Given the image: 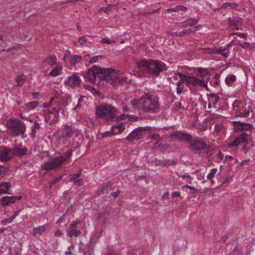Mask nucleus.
I'll return each instance as SVG.
<instances>
[{
  "label": "nucleus",
  "instance_id": "nucleus-32",
  "mask_svg": "<svg viewBox=\"0 0 255 255\" xmlns=\"http://www.w3.org/2000/svg\"><path fill=\"white\" fill-rule=\"evenodd\" d=\"M61 69L62 67L59 65H57L55 68L52 69L48 75L50 76H57L60 74Z\"/></svg>",
  "mask_w": 255,
  "mask_h": 255
},
{
  "label": "nucleus",
  "instance_id": "nucleus-21",
  "mask_svg": "<svg viewBox=\"0 0 255 255\" xmlns=\"http://www.w3.org/2000/svg\"><path fill=\"white\" fill-rule=\"evenodd\" d=\"M214 53L221 55L225 58H227L230 54V50L226 46L218 47L215 49Z\"/></svg>",
  "mask_w": 255,
  "mask_h": 255
},
{
  "label": "nucleus",
  "instance_id": "nucleus-6",
  "mask_svg": "<svg viewBox=\"0 0 255 255\" xmlns=\"http://www.w3.org/2000/svg\"><path fill=\"white\" fill-rule=\"evenodd\" d=\"M188 148L201 157L208 156L210 150L209 145L203 139L197 137L192 138Z\"/></svg>",
  "mask_w": 255,
  "mask_h": 255
},
{
  "label": "nucleus",
  "instance_id": "nucleus-37",
  "mask_svg": "<svg viewBox=\"0 0 255 255\" xmlns=\"http://www.w3.org/2000/svg\"><path fill=\"white\" fill-rule=\"evenodd\" d=\"M236 79V77L235 75H228L225 79V82L227 85H229L233 84Z\"/></svg>",
  "mask_w": 255,
  "mask_h": 255
},
{
  "label": "nucleus",
  "instance_id": "nucleus-19",
  "mask_svg": "<svg viewBox=\"0 0 255 255\" xmlns=\"http://www.w3.org/2000/svg\"><path fill=\"white\" fill-rule=\"evenodd\" d=\"M74 132V130L71 126H66L64 128L61 132V137L67 139L72 136Z\"/></svg>",
  "mask_w": 255,
  "mask_h": 255
},
{
  "label": "nucleus",
  "instance_id": "nucleus-53",
  "mask_svg": "<svg viewBox=\"0 0 255 255\" xmlns=\"http://www.w3.org/2000/svg\"><path fill=\"white\" fill-rule=\"evenodd\" d=\"M184 188H188L190 190H192L194 192H195L197 190L196 188L193 187V186H189V185H185L183 186Z\"/></svg>",
  "mask_w": 255,
  "mask_h": 255
},
{
  "label": "nucleus",
  "instance_id": "nucleus-59",
  "mask_svg": "<svg viewBox=\"0 0 255 255\" xmlns=\"http://www.w3.org/2000/svg\"><path fill=\"white\" fill-rule=\"evenodd\" d=\"M21 211V210L19 209V210H17L14 213V214L12 215V216H11V218H12V219L13 220L14 219H15L16 216L18 215V214L20 213V212Z\"/></svg>",
  "mask_w": 255,
  "mask_h": 255
},
{
  "label": "nucleus",
  "instance_id": "nucleus-25",
  "mask_svg": "<svg viewBox=\"0 0 255 255\" xmlns=\"http://www.w3.org/2000/svg\"><path fill=\"white\" fill-rule=\"evenodd\" d=\"M39 105V103L37 101H33L27 103L23 106V108L27 111H30L31 110H34Z\"/></svg>",
  "mask_w": 255,
  "mask_h": 255
},
{
  "label": "nucleus",
  "instance_id": "nucleus-18",
  "mask_svg": "<svg viewBox=\"0 0 255 255\" xmlns=\"http://www.w3.org/2000/svg\"><path fill=\"white\" fill-rule=\"evenodd\" d=\"M63 59L65 61L70 60L72 64L75 65L81 61L82 57L78 55H71L69 52H66Z\"/></svg>",
  "mask_w": 255,
  "mask_h": 255
},
{
  "label": "nucleus",
  "instance_id": "nucleus-24",
  "mask_svg": "<svg viewBox=\"0 0 255 255\" xmlns=\"http://www.w3.org/2000/svg\"><path fill=\"white\" fill-rule=\"evenodd\" d=\"M27 152V149L25 147L21 148L18 147H15L13 148L12 150V156L13 155H16L18 156H22L26 154Z\"/></svg>",
  "mask_w": 255,
  "mask_h": 255
},
{
  "label": "nucleus",
  "instance_id": "nucleus-14",
  "mask_svg": "<svg viewBox=\"0 0 255 255\" xmlns=\"http://www.w3.org/2000/svg\"><path fill=\"white\" fill-rule=\"evenodd\" d=\"M12 156V150L6 147H0V160L6 161L9 160Z\"/></svg>",
  "mask_w": 255,
  "mask_h": 255
},
{
  "label": "nucleus",
  "instance_id": "nucleus-39",
  "mask_svg": "<svg viewBox=\"0 0 255 255\" xmlns=\"http://www.w3.org/2000/svg\"><path fill=\"white\" fill-rule=\"evenodd\" d=\"M176 163H177V161H176L175 160H170V159L163 160V162L162 163V164H163V166H165L175 165Z\"/></svg>",
  "mask_w": 255,
  "mask_h": 255
},
{
  "label": "nucleus",
  "instance_id": "nucleus-46",
  "mask_svg": "<svg viewBox=\"0 0 255 255\" xmlns=\"http://www.w3.org/2000/svg\"><path fill=\"white\" fill-rule=\"evenodd\" d=\"M233 34L237 35V36H239L240 37L245 39H246L247 38V34L244 33H234Z\"/></svg>",
  "mask_w": 255,
  "mask_h": 255
},
{
  "label": "nucleus",
  "instance_id": "nucleus-60",
  "mask_svg": "<svg viewBox=\"0 0 255 255\" xmlns=\"http://www.w3.org/2000/svg\"><path fill=\"white\" fill-rule=\"evenodd\" d=\"M169 146L167 144H159V148L160 149H166L168 148Z\"/></svg>",
  "mask_w": 255,
  "mask_h": 255
},
{
  "label": "nucleus",
  "instance_id": "nucleus-54",
  "mask_svg": "<svg viewBox=\"0 0 255 255\" xmlns=\"http://www.w3.org/2000/svg\"><path fill=\"white\" fill-rule=\"evenodd\" d=\"M5 168L4 166L0 165V176L4 174Z\"/></svg>",
  "mask_w": 255,
  "mask_h": 255
},
{
  "label": "nucleus",
  "instance_id": "nucleus-45",
  "mask_svg": "<svg viewBox=\"0 0 255 255\" xmlns=\"http://www.w3.org/2000/svg\"><path fill=\"white\" fill-rule=\"evenodd\" d=\"M101 42L103 44H111L115 43V41L114 40H112L109 39L104 38L101 40Z\"/></svg>",
  "mask_w": 255,
  "mask_h": 255
},
{
  "label": "nucleus",
  "instance_id": "nucleus-33",
  "mask_svg": "<svg viewBox=\"0 0 255 255\" xmlns=\"http://www.w3.org/2000/svg\"><path fill=\"white\" fill-rule=\"evenodd\" d=\"M181 75H184L179 73L174 74V75L172 76L170 78L171 82L174 83L176 82L177 81H178V79L179 78L180 81L178 82H184L183 81V78H182L183 77Z\"/></svg>",
  "mask_w": 255,
  "mask_h": 255
},
{
  "label": "nucleus",
  "instance_id": "nucleus-13",
  "mask_svg": "<svg viewBox=\"0 0 255 255\" xmlns=\"http://www.w3.org/2000/svg\"><path fill=\"white\" fill-rule=\"evenodd\" d=\"M81 80L79 76L75 74H72L68 77L64 81V83L66 86L71 87H76L80 85Z\"/></svg>",
  "mask_w": 255,
  "mask_h": 255
},
{
  "label": "nucleus",
  "instance_id": "nucleus-8",
  "mask_svg": "<svg viewBox=\"0 0 255 255\" xmlns=\"http://www.w3.org/2000/svg\"><path fill=\"white\" fill-rule=\"evenodd\" d=\"M6 127L9 133L13 136L22 135L26 130L25 124L15 118L9 119L6 123Z\"/></svg>",
  "mask_w": 255,
  "mask_h": 255
},
{
  "label": "nucleus",
  "instance_id": "nucleus-48",
  "mask_svg": "<svg viewBox=\"0 0 255 255\" xmlns=\"http://www.w3.org/2000/svg\"><path fill=\"white\" fill-rule=\"evenodd\" d=\"M12 221H13L12 218H11V217H9V218H8L3 220L1 221V224L3 225H4L7 223H11Z\"/></svg>",
  "mask_w": 255,
  "mask_h": 255
},
{
  "label": "nucleus",
  "instance_id": "nucleus-36",
  "mask_svg": "<svg viewBox=\"0 0 255 255\" xmlns=\"http://www.w3.org/2000/svg\"><path fill=\"white\" fill-rule=\"evenodd\" d=\"M209 97V101L214 105H215L220 99L219 96L213 93L210 94Z\"/></svg>",
  "mask_w": 255,
  "mask_h": 255
},
{
  "label": "nucleus",
  "instance_id": "nucleus-26",
  "mask_svg": "<svg viewBox=\"0 0 255 255\" xmlns=\"http://www.w3.org/2000/svg\"><path fill=\"white\" fill-rule=\"evenodd\" d=\"M80 174H73L69 179V180L73 182L77 186H81L83 184L82 179L79 177Z\"/></svg>",
  "mask_w": 255,
  "mask_h": 255
},
{
  "label": "nucleus",
  "instance_id": "nucleus-31",
  "mask_svg": "<svg viewBox=\"0 0 255 255\" xmlns=\"http://www.w3.org/2000/svg\"><path fill=\"white\" fill-rule=\"evenodd\" d=\"M26 78V76L23 74L17 76L15 78V81L17 83V86L19 87L22 86L24 83Z\"/></svg>",
  "mask_w": 255,
  "mask_h": 255
},
{
  "label": "nucleus",
  "instance_id": "nucleus-9",
  "mask_svg": "<svg viewBox=\"0 0 255 255\" xmlns=\"http://www.w3.org/2000/svg\"><path fill=\"white\" fill-rule=\"evenodd\" d=\"M71 152L68 151L64 153L62 155L51 159L42 165V169L50 170L59 167L63 162L67 160L71 156Z\"/></svg>",
  "mask_w": 255,
  "mask_h": 255
},
{
  "label": "nucleus",
  "instance_id": "nucleus-40",
  "mask_svg": "<svg viewBox=\"0 0 255 255\" xmlns=\"http://www.w3.org/2000/svg\"><path fill=\"white\" fill-rule=\"evenodd\" d=\"M228 6H231L233 8H236L238 6V4L236 3L235 2H225L224 3L222 6V8H226Z\"/></svg>",
  "mask_w": 255,
  "mask_h": 255
},
{
  "label": "nucleus",
  "instance_id": "nucleus-11",
  "mask_svg": "<svg viewBox=\"0 0 255 255\" xmlns=\"http://www.w3.org/2000/svg\"><path fill=\"white\" fill-rule=\"evenodd\" d=\"M80 222L79 221H77L70 224L66 229L67 235L70 237H77L80 236L82 234V232L80 229Z\"/></svg>",
  "mask_w": 255,
  "mask_h": 255
},
{
  "label": "nucleus",
  "instance_id": "nucleus-15",
  "mask_svg": "<svg viewBox=\"0 0 255 255\" xmlns=\"http://www.w3.org/2000/svg\"><path fill=\"white\" fill-rule=\"evenodd\" d=\"M172 136L178 140L187 141L189 144L192 139V136L191 135L183 132L174 133Z\"/></svg>",
  "mask_w": 255,
  "mask_h": 255
},
{
  "label": "nucleus",
  "instance_id": "nucleus-10",
  "mask_svg": "<svg viewBox=\"0 0 255 255\" xmlns=\"http://www.w3.org/2000/svg\"><path fill=\"white\" fill-rule=\"evenodd\" d=\"M60 109L59 106H57L53 109L52 111L49 110L45 111L44 116L47 123L52 125L58 121Z\"/></svg>",
  "mask_w": 255,
  "mask_h": 255
},
{
  "label": "nucleus",
  "instance_id": "nucleus-5",
  "mask_svg": "<svg viewBox=\"0 0 255 255\" xmlns=\"http://www.w3.org/2000/svg\"><path fill=\"white\" fill-rule=\"evenodd\" d=\"M197 76H188L181 75L183 78V82L188 86H199L201 87H207V83L209 80V75L206 70L201 69H198Z\"/></svg>",
  "mask_w": 255,
  "mask_h": 255
},
{
  "label": "nucleus",
  "instance_id": "nucleus-20",
  "mask_svg": "<svg viewBox=\"0 0 255 255\" xmlns=\"http://www.w3.org/2000/svg\"><path fill=\"white\" fill-rule=\"evenodd\" d=\"M125 129V128L123 126L122 124H118L112 127V130L110 131L105 133L107 136L116 134L121 133Z\"/></svg>",
  "mask_w": 255,
  "mask_h": 255
},
{
  "label": "nucleus",
  "instance_id": "nucleus-55",
  "mask_svg": "<svg viewBox=\"0 0 255 255\" xmlns=\"http://www.w3.org/2000/svg\"><path fill=\"white\" fill-rule=\"evenodd\" d=\"M63 234L62 232L60 230H57L55 232V235L56 236L60 237L62 235H63Z\"/></svg>",
  "mask_w": 255,
  "mask_h": 255
},
{
  "label": "nucleus",
  "instance_id": "nucleus-7",
  "mask_svg": "<svg viewBox=\"0 0 255 255\" xmlns=\"http://www.w3.org/2000/svg\"><path fill=\"white\" fill-rule=\"evenodd\" d=\"M117 111L111 105L103 104L97 107L96 116L101 119L111 121L117 117Z\"/></svg>",
  "mask_w": 255,
  "mask_h": 255
},
{
  "label": "nucleus",
  "instance_id": "nucleus-43",
  "mask_svg": "<svg viewBox=\"0 0 255 255\" xmlns=\"http://www.w3.org/2000/svg\"><path fill=\"white\" fill-rule=\"evenodd\" d=\"M61 179V177H56L54 178L50 183L49 184V188H51L54 184H56L57 183L59 182Z\"/></svg>",
  "mask_w": 255,
  "mask_h": 255
},
{
  "label": "nucleus",
  "instance_id": "nucleus-17",
  "mask_svg": "<svg viewBox=\"0 0 255 255\" xmlns=\"http://www.w3.org/2000/svg\"><path fill=\"white\" fill-rule=\"evenodd\" d=\"M21 198V196H3L0 199L1 204L3 206H7L9 204L14 203L16 200Z\"/></svg>",
  "mask_w": 255,
  "mask_h": 255
},
{
  "label": "nucleus",
  "instance_id": "nucleus-42",
  "mask_svg": "<svg viewBox=\"0 0 255 255\" xmlns=\"http://www.w3.org/2000/svg\"><path fill=\"white\" fill-rule=\"evenodd\" d=\"M217 172V168H213L211 170L210 173L208 174V175L207 176V178L208 179H211L213 177H214L215 174Z\"/></svg>",
  "mask_w": 255,
  "mask_h": 255
},
{
  "label": "nucleus",
  "instance_id": "nucleus-16",
  "mask_svg": "<svg viewBox=\"0 0 255 255\" xmlns=\"http://www.w3.org/2000/svg\"><path fill=\"white\" fill-rule=\"evenodd\" d=\"M251 110V107L250 106H248L247 107L245 106V107H240V109H237L236 111V116L240 117L242 118H247L248 117L250 113Z\"/></svg>",
  "mask_w": 255,
  "mask_h": 255
},
{
  "label": "nucleus",
  "instance_id": "nucleus-3",
  "mask_svg": "<svg viewBox=\"0 0 255 255\" xmlns=\"http://www.w3.org/2000/svg\"><path fill=\"white\" fill-rule=\"evenodd\" d=\"M233 125L236 130H240L241 133L238 135L234 141L230 142L228 144V147H237L241 144H245L243 147V150L245 153H247L248 148L247 143L249 139L250 135L252 132V126L251 124L239 121H233Z\"/></svg>",
  "mask_w": 255,
  "mask_h": 255
},
{
  "label": "nucleus",
  "instance_id": "nucleus-38",
  "mask_svg": "<svg viewBox=\"0 0 255 255\" xmlns=\"http://www.w3.org/2000/svg\"><path fill=\"white\" fill-rule=\"evenodd\" d=\"M240 46L244 49H253L255 48L254 44L249 42H244L243 44H240Z\"/></svg>",
  "mask_w": 255,
  "mask_h": 255
},
{
  "label": "nucleus",
  "instance_id": "nucleus-44",
  "mask_svg": "<svg viewBox=\"0 0 255 255\" xmlns=\"http://www.w3.org/2000/svg\"><path fill=\"white\" fill-rule=\"evenodd\" d=\"M182 82H177V94L178 95H180L183 91V87H181V84Z\"/></svg>",
  "mask_w": 255,
  "mask_h": 255
},
{
  "label": "nucleus",
  "instance_id": "nucleus-50",
  "mask_svg": "<svg viewBox=\"0 0 255 255\" xmlns=\"http://www.w3.org/2000/svg\"><path fill=\"white\" fill-rule=\"evenodd\" d=\"M129 104H128V106H125L124 108H123V111L125 112H128L130 111V108L131 109H132V108L131 107V106H129Z\"/></svg>",
  "mask_w": 255,
  "mask_h": 255
},
{
  "label": "nucleus",
  "instance_id": "nucleus-12",
  "mask_svg": "<svg viewBox=\"0 0 255 255\" xmlns=\"http://www.w3.org/2000/svg\"><path fill=\"white\" fill-rule=\"evenodd\" d=\"M147 129V127H138L132 131L127 136L126 139L129 141L140 139L142 137V131L146 130Z\"/></svg>",
  "mask_w": 255,
  "mask_h": 255
},
{
  "label": "nucleus",
  "instance_id": "nucleus-64",
  "mask_svg": "<svg viewBox=\"0 0 255 255\" xmlns=\"http://www.w3.org/2000/svg\"><path fill=\"white\" fill-rule=\"evenodd\" d=\"M180 196V193L178 191L174 192L172 193V196L173 197H177Z\"/></svg>",
  "mask_w": 255,
  "mask_h": 255
},
{
  "label": "nucleus",
  "instance_id": "nucleus-1",
  "mask_svg": "<svg viewBox=\"0 0 255 255\" xmlns=\"http://www.w3.org/2000/svg\"><path fill=\"white\" fill-rule=\"evenodd\" d=\"M85 77L94 84H99L102 80H105L113 85L130 84L131 83L130 79L119 76L118 74L113 69H102L96 66L88 70Z\"/></svg>",
  "mask_w": 255,
  "mask_h": 255
},
{
  "label": "nucleus",
  "instance_id": "nucleus-27",
  "mask_svg": "<svg viewBox=\"0 0 255 255\" xmlns=\"http://www.w3.org/2000/svg\"><path fill=\"white\" fill-rule=\"evenodd\" d=\"M11 187L10 183L2 182L0 184V194L9 193L8 190Z\"/></svg>",
  "mask_w": 255,
  "mask_h": 255
},
{
  "label": "nucleus",
  "instance_id": "nucleus-41",
  "mask_svg": "<svg viewBox=\"0 0 255 255\" xmlns=\"http://www.w3.org/2000/svg\"><path fill=\"white\" fill-rule=\"evenodd\" d=\"M102 57H103L101 55H97L93 56L90 58V62L91 63H96L98 62L100 59H101Z\"/></svg>",
  "mask_w": 255,
  "mask_h": 255
},
{
  "label": "nucleus",
  "instance_id": "nucleus-49",
  "mask_svg": "<svg viewBox=\"0 0 255 255\" xmlns=\"http://www.w3.org/2000/svg\"><path fill=\"white\" fill-rule=\"evenodd\" d=\"M241 104V103L240 102L238 101H235L233 104V107L234 109L238 107L240 108V107H242L241 106H240Z\"/></svg>",
  "mask_w": 255,
  "mask_h": 255
},
{
  "label": "nucleus",
  "instance_id": "nucleus-47",
  "mask_svg": "<svg viewBox=\"0 0 255 255\" xmlns=\"http://www.w3.org/2000/svg\"><path fill=\"white\" fill-rule=\"evenodd\" d=\"M78 41L82 45L87 41V39L85 36L81 37L79 38Z\"/></svg>",
  "mask_w": 255,
  "mask_h": 255
},
{
  "label": "nucleus",
  "instance_id": "nucleus-51",
  "mask_svg": "<svg viewBox=\"0 0 255 255\" xmlns=\"http://www.w3.org/2000/svg\"><path fill=\"white\" fill-rule=\"evenodd\" d=\"M167 12L169 13L170 12H177L179 11L178 10V7L177 6L176 7L173 8H170L166 10Z\"/></svg>",
  "mask_w": 255,
  "mask_h": 255
},
{
  "label": "nucleus",
  "instance_id": "nucleus-22",
  "mask_svg": "<svg viewBox=\"0 0 255 255\" xmlns=\"http://www.w3.org/2000/svg\"><path fill=\"white\" fill-rule=\"evenodd\" d=\"M48 224H45L43 226H39L37 227H34L33 229L32 235L35 236L37 234L42 235L47 229Z\"/></svg>",
  "mask_w": 255,
  "mask_h": 255
},
{
  "label": "nucleus",
  "instance_id": "nucleus-61",
  "mask_svg": "<svg viewBox=\"0 0 255 255\" xmlns=\"http://www.w3.org/2000/svg\"><path fill=\"white\" fill-rule=\"evenodd\" d=\"M217 156L221 160H223L224 159V155L221 151H219L217 154Z\"/></svg>",
  "mask_w": 255,
  "mask_h": 255
},
{
  "label": "nucleus",
  "instance_id": "nucleus-52",
  "mask_svg": "<svg viewBox=\"0 0 255 255\" xmlns=\"http://www.w3.org/2000/svg\"><path fill=\"white\" fill-rule=\"evenodd\" d=\"M151 138L158 141L160 140V135L157 133H155L151 135Z\"/></svg>",
  "mask_w": 255,
  "mask_h": 255
},
{
  "label": "nucleus",
  "instance_id": "nucleus-30",
  "mask_svg": "<svg viewBox=\"0 0 255 255\" xmlns=\"http://www.w3.org/2000/svg\"><path fill=\"white\" fill-rule=\"evenodd\" d=\"M100 236V233H97L94 235V236L91 239L89 244H88V249H92L93 248L95 244H96L97 241L98 240Z\"/></svg>",
  "mask_w": 255,
  "mask_h": 255
},
{
  "label": "nucleus",
  "instance_id": "nucleus-2",
  "mask_svg": "<svg viewBox=\"0 0 255 255\" xmlns=\"http://www.w3.org/2000/svg\"><path fill=\"white\" fill-rule=\"evenodd\" d=\"M131 106L134 111L140 113H155L159 108L158 98L149 93L144 94L139 99H133L129 101Z\"/></svg>",
  "mask_w": 255,
  "mask_h": 255
},
{
  "label": "nucleus",
  "instance_id": "nucleus-29",
  "mask_svg": "<svg viewBox=\"0 0 255 255\" xmlns=\"http://www.w3.org/2000/svg\"><path fill=\"white\" fill-rule=\"evenodd\" d=\"M43 62L50 66H53L57 63V59L55 56H49L44 59Z\"/></svg>",
  "mask_w": 255,
  "mask_h": 255
},
{
  "label": "nucleus",
  "instance_id": "nucleus-4",
  "mask_svg": "<svg viewBox=\"0 0 255 255\" xmlns=\"http://www.w3.org/2000/svg\"><path fill=\"white\" fill-rule=\"evenodd\" d=\"M139 70L143 73L158 75L166 70V66L163 62L143 59L137 62Z\"/></svg>",
  "mask_w": 255,
  "mask_h": 255
},
{
  "label": "nucleus",
  "instance_id": "nucleus-62",
  "mask_svg": "<svg viewBox=\"0 0 255 255\" xmlns=\"http://www.w3.org/2000/svg\"><path fill=\"white\" fill-rule=\"evenodd\" d=\"M91 92L94 95H99V92L94 88H93V89H92V90L91 91Z\"/></svg>",
  "mask_w": 255,
  "mask_h": 255
},
{
  "label": "nucleus",
  "instance_id": "nucleus-58",
  "mask_svg": "<svg viewBox=\"0 0 255 255\" xmlns=\"http://www.w3.org/2000/svg\"><path fill=\"white\" fill-rule=\"evenodd\" d=\"M66 217H67V212L58 219V220L57 221V223H58L61 222L63 221V220H64L65 219V218H66Z\"/></svg>",
  "mask_w": 255,
  "mask_h": 255
},
{
  "label": "nucleus",
  "instance_id": "nucleus-28",
  "mask_svg": "<svg viewBox=\"0 0 255 255\" xmlns=\"http://www.w3.org/2000/svg\"><path fill=\"white\" fill-rule=\"evenodd\" d=\"M228 20L230 25L237 26L242 24L241 19L240 18L236 17H229Z\"/></svg>",
  "mask_w": 255,
  "mask_h": 255
},
{
  "label": "nucleus",
  "instance_id": "nucleus-23",
  "mask_svg": "<svg viewBox=\"0 0 255 255\" xmlns=\"http://www.w3.org/2000/svg\"><path fill=\"white\" fill-rule=\"evenodd\" d=\"M112 184L110 183L104 184L103 186L99 188L97 191V194L99 196L107 193L111 190V186Z\"/></svg>",
  "mask_w": 255,
  "mask_h": 255
},
{
  "label": "nucleus",
  "instance_id": "nucleus-63",
  "mask_svg": "<svg viewBox=\"0 0 255 255\" xmlns=\"http://www.w3.org/2000/svg\"><path fill=\"white\" fill-rule=\"evenodd\" d=\"M39 95V92H34L32 94V96L33 97V99H36L38 98V96Z\"/></svg>",
  "mask_w": 255,
  "mask_h": 255
},
{
  "label": "nucleus",
  "instance_id": "nucleus-57",
  "mask_svg": "<svg viewBox=\"0 0 255 255\" xmlns=\"http://www.w3.org/2000/svg\"><path fill=\"white\" fill-rule=\"evenodd\" d=\"M66 217H67V212L58 219V220L57 221V223H58L61 222L63 221V220H64L65 219V218H66Z\"/></svg>",
  "mask_w": 255,
  "mask_h": 255
},
{
  "label": "nucleus",
  "instance_id": "nucleus-35",
  "mask_svg": "<svg viewBox=\"0 0 255 255\" xmlns=\"http://www.w3.org/2000/svg\"><path fill=\"white\" fill-rule=\"evenodd\" d=\"M198 21V17L189 18L185 21L184 24L185 26H194L197 24Z\"/></svg>",
  "mask_w": 255,
  "mask_h": 255
},
{
  "label": "nucleus",
  "instance_id": "nucleus-56",
  "mask_svg": "<svg viewBox=\"0 0 255 255\" xmlns=\"http://www.w3.org/2000/svg\"><path fill=\"white\" fill-rule=\"evenodd\" d=\"M178 10L179 11V10H182V11H186L187 10V8L183 6V5H178Z\"/></svg>",
  "mask_w": 255,
  "mask_h": 255
},
{
  "label": "nucleus",
  "instance_id": "nucleus-34",
  "mask_svg": "<svg viewBox=\"0 0 255 255\" xmlns=\"http://www.w3.org/2000/svg\"><path fill=\"white\" fill-rule=\"evenodd\" d=\"M40 128L38 123L36 121H34V124L31 127V131L30 135L32 137H35L36 133V130L39 129Z\"/></svg>",
  "mask_w": 255,
  "mask_h": 255
}]
</instances>
